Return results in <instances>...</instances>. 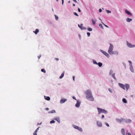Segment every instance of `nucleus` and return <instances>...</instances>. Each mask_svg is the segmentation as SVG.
<instances>
[{
  "mask_svg": "<svg viewBox=\"0 0 135 135\" xmlns=\"http://www.w3.org/2000/svg\"><path fill=\"white\" fill-rule=\"evenodd\" d=\"M40 57H41V56H38V59L40 58Z\"/></svg>",
  "mask_w": 135,
  "mask_h": 135,
  "instance_id": "55",
  "label": "nucleus"
},
{
  "mask_svg": "<svg viewBox=\"0 0 135 135\" xmlns=\"http://www.w3.org/2000/svg\"><path fill=\"white\" fill-rule=\"evenodd\" d=\"M121 132L123 135H125V131L124 129H122Z\"/></svg>",
  "mask_w": 135,
  "mask_h": 135,
  "instance_id": "13",
  "label": "nucleus"
},
{
  "mask_svg": "<svg viewBox=\"0 0 135 135\" xmlns=\"http://www.w3.org/2000/svg\"><path fill=\"white\" fill-rule=\"evenodd\" d=\"M131 122V120L129 119H127L126 120V122L127 123H130Z\"/></svg>",
  "mask_w": 135,
  "mask_h": 135,
  "instance_id": "21",
  "label": "nucleus"
},
{
  "mask_svg": "<svg viewBox=\"0 0 135 135\" xmlns=\"http://www.w3.org/2000/svg\"><path fill=\"white\" fill-rule=\"evenodd\" d=\"M78 11L79 12H81L80 9L79 8H78Z\"/></svg>",
  "mask_w": 135,
  "mask_h": 135,
  "instance_id": "44",
  "label": "nucleus"
},
{
  "mask_svg": "<svg viewBox=\"0 0 135 135\" xmlns=\"http://www.w3.org/2000/svg\"><path fill=\"white\" fill-rule=\"evenodd\" d=\"M125 86L126 89L127 90L129 87V85L128 84H126L125 85Z\"/></svg>",
  "mask_w": 135,
  "mask_h": 135,
  "instance_id": "14",
  "label": "nucleus"
},
{
  "mask_svg": "<svg viewBox=\"0 0 135 135\" xmlns=\"http://www.w3.org/2000/svg\"><path fill=\"white\" fill-rule=\"evenodd\" d=\"M39 127H38V128L35 131V132H34L33 133V135H37V131H38V130L39 129Z\"/></svg>",
  "mask_w": 135,
  "mask_h": 135,
  "instance_id": "11",
  "label": "nucleus"
},
{
  "mask_svg": "<svg viewBox=\"0 0 135 135\" xmlns=\"http://www.w3.org/2000/svg\"><path fill=\"white\" fill-rule=\"evenodd\" d=\"M58 0H56V1H57V2H58Z\"/></svg>",
  "mask_w": 135,
  "mask_h": 135,
  "instance_id": "58",
  "label": "nucleus"
},
{
  "mask_svg": "<svg viewBox=\"0 0 135 135\" xmlns=\"http://www.w3.org/2000/svg\"><path fill=\"white\" fill-rule=\"evenodd\" d=\"M102 23L103 24L105 27H106L107 28H108V26H107V25L105 24L104 23H103L102 22Z\"/></svg>",
  "mask_w": 135,
  "mask_h": 135,
  "instance_id": "36",
  "label": "nucleus"
},
{
  "mask_svg": "<svg viewBox=\"0 0 135 135\" xmlns=\"http://www.w3.org/2000/svg\"><path fill=\"white\" fill-rule=\"evenodd\" d=\"M55 119V120H57V122L59 123H60V119H59V118H56Z\"/></svg>",
  "mask_w": 135,
  "mask_h": 135,
  "instance_id": "23",
  "label": "nucleus"
},
{
  "mask_svg": "<svg viewBox=\"0 0 135 135\" xmlns=\"http://www.w3.org/2000/svg\"><path fill=\"white\" fill-rule=\"evenodd\" d=\"M80 105V103L79 102H77L75 105V106L77 107H79Z\"/></svg>",
  "mask_w": 135,
  "mask_h": 135,
  "instance_id": "16",
  "label": "nucleus"
},
{
  "mask_svg": "<svg viewBox=\"0 0 135 135\" xmlns=\"http://www.w3.org/2000/svg\"><path fill=\"white\" fill-rule=\"evenodd\" d=\"M126 20L127 22H130L132 20V19L129 18H127V19Z\"/></svg>",
  "mask_w": 135,
  "mask_h": 135,
  "instance_id": "22",
  "label": "nucleus"
},
{
  "mask_svg": "<svg viewBox=\"0 0 135 135\" xmlns=\"http://www.w3.org/2000/svg\"><path fill=\"white\" fill-rule=\"evenodd\" d=\"M68 3H70V1H69L68 2Z\"/></svg>",
  "mask_w": 135,
  "mask_h": 135,
  "instance_id": "57",
  "label": "nucleus"
},
{
  "mask_svg": "<svg viewBox=\"0 0 135 135\" xmlns=\"http://www.w3.org/2000/svg\"><path fill=\"white\" fill-rule=\"evenodd\" d=\"M65 72L64 71L61 74V76H60L59 78L60 79L62 78L64 76V74Z\"/></svg>",
  "mask_w": 135,
  "mask_h": 135,
  "instance_id": "17",
  "label": "nucleus"
},
{
  "mask_svg": "<svg viewBox=\"0 0 135 135\" xmlns=\"http://www.w3.org/2000/svg\"><path fill=\"white\" fill-rule=\"evenodd\" d=\"M123 65L125 66V67H126V64L125 63L123 62Z\"/></svg>",
  "mask_w": 135,
  "mask_h": 135,
  "instance_id": "46",
  "label": "nucleus"
},
{
  "mask_svg": "<svg viewBox=\"0 0 135 135\" xmlns=\"http://www.w3.org/2000/svg\"><path fill=\"white\" fill-rule=\"evenodd\" d=\"M128 62L130 63V65H132V63L131 61L129 60L128 61Z\"/></svg>",
  "mask_w": 135,
  "mask_h": 135,
  "instance_id": "39",
  "label": "nucleus"
},
{
  "mask_svg": "<svg viewBox=\"0 0 135 135\" xmlns=\"http://www.w3.org/2000/svg\"><path fill=\"white\" fill-rule=\"evenodd\" d=\"M105 124H106V126H107V127H109V124L108 123H105Z\"/></svg>",
  "mask_w": 135,
  "mask_h": 135,
  "instance_id": "41",
  "label": "nucleus"
},
{
  "mask_svg": "<svg viewBox=\"0 0 135 135\" xmlns=\"http://www.w3.org/2000/svg\"><path fill=\"white\" fill-rule=\"evenodd\" d=\"M88 30L89 31H91L92 30V28H88Z\"/></svg>",
  "mask_w": 135,
  "mask_h": 135,
  "instance_id": "31",
  "label": "nucleus"
},
{
  "mask_svg": "<svg viewBox=\"0 0 135 135\" xmlns=\"http://www.w3.org/2000/svg\"><path fill=\"white\" fill-rule=\"evenodd\" d=\"M97 109L99 113V114L102 113H104L105 114H107V112L105 109L99 108H97Z\"/></svg>",
  "mask_w": 135,
  "mask_h": 135,
  "instance_id": "3",
  "label": "nucleus"
},
{
  "mask_svg": "<svg viewBox=\"0 0 135 135\" xmlns=\"http://www.w3.org/2000/svg\"><path fill=\"white\" fill-rule=\"evenodd\" d=\"M97 64L100 67H101L102 65V64L100 62H98Z\"/></svg>",
  "mask_w": 135,
  "mask_h": 135,
  "instance_id": "25",
  "label": "nucleus"
},
{
  "mask_svg": "<svg viewBox=\"0 0 135 135\" xmlns=\"http://www.w3.org/2000/svg\"><path fill=\"white\" fill-rule=\"evenodd\" d=\"M85 93L87 99L90 101H93L94 100V98L92 95L91 92L90 90H87Z\"/></svg>",
  "mask_w": 135,
  "mask_h": 135,
  "instance_id": "1",
  "label": "nucleus"
},
{
  "mask_svg": "<svg viewBox=\"0 0 135 135\" xmlns=\"http://www.w3.org/2000/svg\"><path fill=\"white\" fill-rule=\"evenodd\" d=\"M92 23H93V24L94 25H95V21H94V20H92Z\"/></svg>",
  "mask_w": 135,
  "mask_h": 135,
  "instance_id": "30",
  "label": "nucleus"
},
{
  "mask_svg": "<svg viewBox=\"0 0 135 135\" xmlns=\"http://www.w3.org/2000/svg\"><path fill=\"white\" fill-rule=\"evenodd\" d=\"M108 90L111 93H112V90L110 88H109L108 89Z\"/></svg>",
  "mask_w": 135,
  "mask_h": 135,
  "instance_id": "35",
  "label": "nucleus"
},
{
  "mask_svg": "<svg viewBox=\"0 0 135 135\" xmlns=\"http://www.w3.org/2000/svg\"><path fill=\"white\" fill-rule=\"evenodd\" d=\"M73 1L75 3H76L77 2V1L76 0H73Z\"/></svg>",
  "mask_w": 135,
  "mask_h": 135,
  "instance_id": "48",
  "label": "nucleus"
},
{
  "mask_svg": "<svg viewBox=\"0 0 135 135\" xmlns=\"http://www.w3.org/2000/svg\"><path fill=\"white\" fill-rule=\"evenodd\" d=\"M83 24L82 23L80 24V25H78V26L80 28L81 30H85L86 29V28L85 27H83Z\"/></svg>",
  "mask_w": 135,
  "mask_h": 135,
  "instance_id": "7",
  "label": "nucleus"
},
{
  "mask_svg": "<svg viewBox=\"0 0 135 135\" xmlns=\"http://www.w3.org/2000/svg\"><path fill=\"white\" fill-rule=\"evenodd\" d=\"M55 122V121L54 120H52L50 122V123L51 124L54 123Z\"/></svg>",
  "mask_w": 135,
  "mask_h": 135,
  "instance_id": "32",
  "label": "nucleus"
},
{
  "mask_svg": "<svg viewBox=\"0 0 135 135\" xmlns=\"http://www.w3.org/2000/svg\"><path fill=\"white\" fill-rule=\"evenodd\" d=\"M87 35L88 37H89L90 36V33L89 32H88L87 33Z\"/></svg>",
  "mask_w": 135,
  "mask_h": 135,
  "instance_id": "37",
  "label": "nucleus"
},
{
  "mask_svg": "<svg viewBox=\"0 0 135 135\" xmlns=\"http://www.w3.org/2000/svg\"><path fill=\"white\" fill-rule=\"evenodd\" d=\"M110 46L109 48L108 52L110 54H114V52H113V46L111 44H110Z\"/></svg>",
  "mask_w": 135,
  "mask_h": 135,
  "instance_id": "2",
  "label": "nucleus"
},
{
  "mask_svg": "<svg viewBox=\"0 0 135 135\" xmlns=\"http://www.w3.org/2000/svg\"><path fill=\"white\" fill-rule=\"evenodd\" d=\"M44 97L45 99L47 100H49L50 99V98L49 97H47L45 96Z\"/></svg>",
  "mask_w": 135,
  "mask_h": 135,
  "instance_id": "15",
  "label": "nucleus"
},
{
  "mask_svg": "<svg viewBox=\"0 0 135 135\" xmlns=\"http://www.w3.org/2000/svg\"><path fill=\"white\" fill-rule=\"evenodd\" d=\"M125 12L128 15H129L131 16H132V14L130 12L127 11V9L125 10Z\"/></svg>",
  "mask_w": 135,
  "mask_h": 135,
  "instance_id": "12",
  "label": "nucleus"
},
{
  "mask_svg": "<svg viewBox=\"0 0 135 135\" xmlns=\"http://www.w3.org/2000/svg\"><path fill=\"white\" fill-rule=\"evenodd\" d=\"M104 115H102V119H103V118H104Z\"/></svg>",
  "mask_w": 135,
  "mask_h": 135,
  "instance_id": "45",
  "label": "nucleus"
},
{
  "mask_svg": "<svg viewBox=\"0 0 135 135\" xmlns=\"http://www.w3.org/2000/svg\"><path fill=\"white\" fill-rule=\"evenodd\" d=\"M73 80H74V81L75 80V77L73 76Z\"/></svg>",
  "mask_w": 135,
  "mask_h": 135,
  "instance_id": "49",
  "label": "nucleus"
},
{
  "mask_svg": "<svg viewBox=\"0 0 135 135\" xmlns=\"http://www.w3.org/2000/svg\"><path fill=\"white\" fill-rule=\"evenodd\" d=\"M55 19L57 21L58 19V17L56 16L55 15Z\"/></svg>",
  "mask_w": 135,
  "mask_h": 135,
  "instance_id": "33",
  "label": "nucleus"
},
{
  "mask_svg": "<svg viewBox=\"0 0 135 135\" xmlns=\"http://www.w3.org/2000/svg\"><path fill=\"white\" fill-rule=\"evenodd\" d=\"M56 113V111L55 110H52L49 112L48 113Z\"/></svg>",
  "mask_w": 135,
  "mask_h": 135,
  "instance_id": "18",
  "label": "nucleus"
},
{
  "mask_svg": "<svg viewBox=\"0 0 135 135\" xmlns=\"http://www.w3.org/2000/svg\"><path fill=\"white\" fill-rule=\"evenodd\" d=\"M93 62H94V64H98L97 63V62L96 61H93Z\"/></svg>",
  "mask_w": 135,
  "mask_h": 135,
  "instance_id": "42",
  "label": "nucleus"
},
{
  "mask_svg": "<svg viewBox=\"0 0 135 135\" xmlns=\"http://www.w3.org/2000/svg\"><path fill=\"white\" fill-rule=\"evenodd\" d=\"M62 4L63 5L64 3V0H62Z\"/></svg>",
  "mask_w": 135,
  "mask_h": 135,
  "instance_id": "47",
  "label": "nucleus"
},
{
  "mask_svg": "<svg viewBox=\"0 0 135 135\" xmlns=\"http://www.w3.org/2000/svg\"><path fill=\"white\" fill-rule=\"evenodd\" d=\"M106 11L108 13H109L111 12V11L109 10H107Z\"/></svg>",
  "mask_w": 135,
  "mask_h": 135,
  "instance_id": "38",
  "label": "nucleus"
},
{
  "mask_svg": "<svg viewBox=\"0 0 135 135\" xmlns=\"http://www.w3.org/2000/svg\"><path fill=\"white\" fill-rule=\"evenodd\" d=\"M74 14L75 15H76L77 16H79L78 15V14H77V13L76 12L74 13Z\"/></svg>",
  "mask_w": 135,
  "mask_h": 135,
  "instance_id": "40",
  "label": "nucleus"
},
{
  "mask_svg": "<svg viewBox=\"0 0 135 135\" xmlns=\"http://www.w3.org/2000/svg\"><path fill=\"white\" fill-rule=\"evenodd\" d=\"M119 86L121 88L125 90V85L122 84L121 83H119Z\"/></svg>",
  "mask_w": 135,
  "mask_h": 135,
  "instance_id": "9",
  "label": "nucleus"
},
{
  "mask_svg": "<svg viewBox=\"0 0 135 135\" xmlns=\"http://www.w3.org/2000/svg\"><path fill=\"white\" fill-rule=\"evenodd\" d=\"M73 127L75 129L79 130L80 131H83L81 127H79L76 125H73Z\"/></svg>",
  "mask_w": 135,
  "mask_h": 135,
  "instance_id": "6",
  "label": "nucleus"
},
{
  "mask_svg": "<svg viewBox=\"0 0 135 135\" xmlns=\"http://www.w3.org/2000/svg\"><path fill=\"white\" fill-rule=\"evenodd\" d=\"M99 26L102 29H103V26L101 24H100L99 25Z\"/></svg>",
  "mask_w": 135,
  "mask_h": 135,
  "instance_id": "29",
  "label": "nucleus"
},
{
  "mask_svg": "<svg viewBox=\"0 0 135 135\" xmlns=\"http://www.w3.org/2000/svg\"><path fill=\"white\" fill-rule=\"evenodd\" d=\"M113 73V71L112 70H110V75L112 74Z\"/></svg>",
  "mask_w": 135,
  "mask_h": 135,
  "instance_id": "34",
  "label": "nucleus"
},
{
  "mask_svg": "<svg viewBox=\"0 0 135 135\" xmlns=\"http://www.w3.org/2000/svg\"><path fill=\"white\" fill-rule=\"evenodd\" d=\"M42 124V122H41V123H38L37 124V125H39V124Z\"/></svg>",
  "mask_w": 135,
  "mask_h": 135,
  "instance_id": "52",
  "label": "nucleus"
},
{
  "mask_svg": "<svg viewBox=\"0 0 135 135\" xmlns=\"http://www.w3.org/2000/svg\"><path fill=\"white\" fill-rule=\"evenodd\" d=\"M124 119L123 118H122L121 119H117V120L118 122L119 123H121L122 121H123V120H124Z\"/></svg>",
  "mask_w": 135,
  "mask_h": 135,
  "instance_id": "20",
  "label": "nucleus"
},
{
  "mask_svg": "<svg viewBox=\"0 0 135 135\" xmlns=\"http://www.w3.org/2000/svg\"><path fill=\"white\" fill-rule=\"evenodd\" d=\"M55 59L56 60H59L57 58H55Z\"/></svg>",
  "mask_w": 135,
  "mask_h": 135,
  "instance_id": "54",
  "label": "nucleus"
},
{
  "mask_svg": "<svg viewBox=\"0 0 135 135\" xmlns=\"http://www.w3.org/2000/svg\"><path fill=\"white\" fill-rule=\"evenodd\" d=\"M73 98L74 99L76 100V99H75V98L74 97H73Z\"/></svg>",
  "mask_w": 135,
  "mask_h": 135,
  "instance_id": "53",
  "label": "nucleus"
},
{
  "mask_svg": "<svg viewBox=\"0 0 135 135\" xmlns=\"http://www.w3.org/2000/svg\"><path fill=\"white\" fill-rule=\"evenodd\" d=\"M41 71L43 72H44L45 73L46 72V71L45 69H42L41 70Z\"/></svg>",
  "mask_w": 135,
  "mask_h": 135,
  "instance_id": "28",
  "label": "nucleus"
},
{
  "mask_svg": "<svg viewBox=\"0 0 135 135\" xmlns=\"http://www.w3.org/2000/svg\"><path fill=\"white\" fill-rule=\"evenodd\" d=\"M102 11V9L101 8L99 10V11L100 12H101Z\"/></svg>",
  "mask_w": 135,
  "mask_h": 135,
  "instance_id": "43",
  "label": "nucleus"
},
{
  "mask_svg": "<svg viewBox=\"0 0 135 135\" xmlns=\"http://www.w3.org/2000/svg\"><path fill=\"white\" fill-rule=\"evenodd\" d=\"M112 75V77H113V78L115 80H116V78H115V74L114 73Z\"/></svg>",
  "mask_w": 135,
  "mask_h": 135,
  "instance_id": "27",
  "label": "nucleus"
},
{
  "mask_svg": "<svg viewBox=\"0 0 135 135\" xmlns=\"http://www.w3.org/2000/svg\"><path fill=\"white\" fill-rule=\"evenodd\" d=\"M73 6H75V4H73Z\"/></svg>",
  "mask_w": 135,
  "mask_h": 135,
  "instance_id": "56",
  "label": "nucleus"
},
{
  "mask_svg": "<svg viewBox=\"0 0 135 135\" xmlns=\"http://www.w3.org/2000/svg\"><path fill=\"white\" fill-rule=\"evenodd\" d=\"M97 126L98 127H100L102 126V124L101 122H100L97 121Z\"/></svg>",
  "mask_w": 135,
  "mask_h": 135,
  "instance_id": "8",
  "label": "nucleus"
},
{
  "mask_svg": "<svg viewBox=\"0 0 135 135\" xmlns=\"http://www.w3.org/2000/svg\"><path fill=\"white\" fill-rule=\"evenodd\" d=\"M127 46L130 48L134 47H135V45H132L131 43L127 41Z\"/></svg>",
  "mask_w": 135,
  "mask_h": 135,
  "instance_id": "4",
  "label": "nucleus"
},
{
  "mask_svg": "<svg viewBox=\"0 0 135 135\" xmlns=\"http://www.w3.org/2000/svg\"><path fill=\"white\" fill-rule=\"evenodd\" d=\"M128 135H131V134L130 133H128Z\"/></svg>",
  "mask_w": 135,
  "mask_h": 135,
  "instance_id": "50",
  "label": "nucleus"
},
{
  "mask_svg": "<svg viewBox=\"0 0 135 135\" xmlns=\"http://www.w3.org/2000/svg\"><path fill=\"white\" fill-rule=\"evenodd\" d=\"M122 101L123 102L125 103H127V101L126 100V99L125 98L123 99H122Z\"/></svg>",
  "mask_w": 135,
  "mask_h": 135,
  "instance_id": "26",
  "label": "nucleus"
},
{
  "mask_svg": "<svg viewBox=\"0 0 135 135\" xmlns=\"http://www.w3.org/2000/svg\"><path fill=\"white\" fill-rule=\"evenodd\" d=\"M100 51L102 52L104 55H105L107 57L109 58V54L105 51L102 50H100Z\"/></svg>",
  "mask_w": 135,
  "mask_h": 135,
  "instance_id": "5",
  "label": "nucleus"
},
{
  "mask_svg": "<svg viewBox=\"0 0 135 135\" xmlns=\"http://www.w3.org/2000/svg\"><path fill=\"white\" fill-rule=\"evenodd\" d=\"M130 69L131 71L132 72H134V70L133 68V66H132V65H130Z\"/></svg>",
  "mask_w": 135,
  "mask_h": 135,
  "instance_id": "10",
  "label": "nucleus"
},
{
  "mask_svg": "<svg viewBox=\"0 0 135 135\" xmlns=\"http://www.w3.org/2000/svg\"><path fill=\"white\" fill-rule=\"evenodd\" d=\"M46 110H49V109L48 108H46Z\"/></svg>",
  "mask_w": 135,
  "mask_h": 135,
  "instance_id": "51",
  "label": "nucleus"
},
{
  "mask_svg": "<svg viewBox=\"0 0 135 135\" xmlns=\"http://www.w3.org/2000/svg\"><path fill=\"white\" fill-rule=\"evenodd\" d=\"M66 101V99H61L60 101V103H62L65 102Z\"/></svg>",
  "mask_w": 135,
  "mask_h": 135,
  "instance_id": "19",
  "label": "nucleus"
},
{
  "mask_svg": "<svg viewBox=\"0 0 135 135\" xmlns=\"http://www.w3.org/2000/svg\"><path fill=\"white\" fill-rule=\"evenodd\" d=\"M39 32V30L38 29H36V30L34 31H33V32L36 34H37V33L38 32Z\"/></svg>",
  "mask_w": 135,
  "mask_h": 135,
  "instance_id": "24",
  "label": "nucleus"
}]
</instances>
